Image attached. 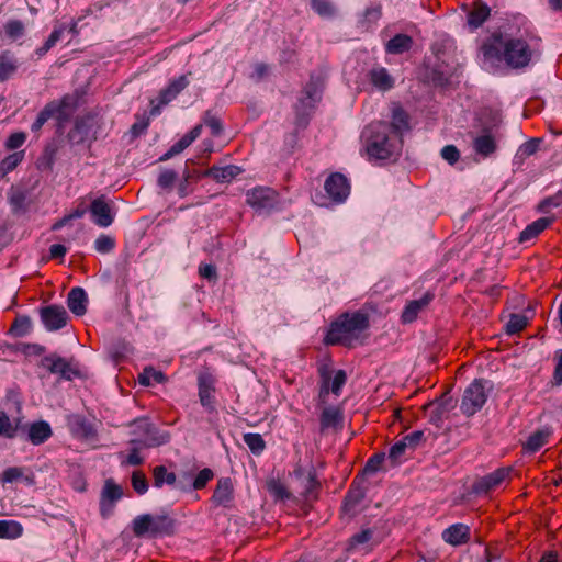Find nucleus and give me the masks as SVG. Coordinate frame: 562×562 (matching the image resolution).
<instances>
[{"label": "nucleus", "instance_id": "nucleus-1", "mask_svg": "<svg viewBox=\"0 0 562 562\" xmlns=\"http://www.w3.org/2000/svg\"><path fill=\"white\" fill-rule=\"evenodd\" d=\"M366 150L370 159L385 160L396 155L402 146V140L390 134L389 124L373 122L362 132Z\"/></svg>", "mask_w": 562, "mask_h": 562}, {"label": "nucleus", "instance_id": "nucleus-2", "mask_svg": "<svg viewBox=\"0 0 562 562\" xmlns=\"http://www.w3.org/2000/svg\"><path fill=\"white\" fill-rule=\"evenodd\" d=\"M368 324L366 314L360 312L346 313L330 325L325 341L328 345L351 346L352 341L358 339L368 327Z\"/></svg>", "mask_w": 562, "mask_h": 562}, {"label": "nucleus", "instance_id": "nucleus-3", "mask_svg": "<svg viewBox=\"0 0 562 562\" xmlns=\"http://www.w3.org/2000/svg\"><path fill=\"white\" fill-rule=\"evenodd\" d=\"M131 434L133 438L130 445H139L140 447H158L169 441V434L157 429L147 418H139L131 424Z\"/></svg>", "mask_w": 562, "mask_h": 562}, {"label": "nucleus", "instance_id": "nucleus-4", "mask_svg": "<svg viewBox=\"0 0 562 562\" xmlns=\"http://www.w3.org/2000/svg\"><path fill=\"white\" fill-rule=\"evenodd\" d=\"M490 389L491 385L488 381L474 380L464 391L461 411L468 416H472L479 412L487 400Z\"/></svg>", "mask_w": 562, "mask_h": 562}, {"label": "nucleus", "instance_id": "nucleus-5", "mask_svg": "<svg viewBox=\"0 0 562 562\" xmlns=\"http://www.w3.org/2000/svg\"><path fill=\"white\" fill-rule=\"evenodd\" d=\"M171 520L167 516L139 515L132 522V530L136 537L157 536L171 529Z\"/></svg>", "mask_w": 562, "mask_h": 562}, {"label": "nucleus", "instance_id": "nucleus-6", "mask_svg": "<svg viewBox=\"0 0 562 562\" xmlns=\"http://www.w3.org/2000/svg\"><path fill=\"white\" fill-rule=\"evenodd\" d=\"M324 79L321 74L312 75L308 83L304 87L301 97L295 105L299 117L308 115L310 111L315 108L316 103L322 99Z\"/></svg>", "mask_w": 562, "mask_h": 562}, {"label": "nucleus", "instance_id": "nucleus-7", "mask_svg": "<svg viewBox=\"0 0 562 562\" xmlns=\"http://www.w3.org/2000/svg\"><path fill=\"white\" fill-rule=\"evenodd\" d=\"M508 38L509 37L504 36L499 32L487 36L480 47V56L482 59L490 64V66H495L497 63L502 61Z\"/></svg>", "mask_w": 562, "mask_h": 562}, {"label": "nucleus", "instance_id": "nucleus-8", "mask_svg": "<svg viewBox=\"0 0 562 562\" xmlns=\"http://www.w3.org/2000/svg\"><path fill=\"white\" fill-rule=\"evenodd\" d=\"M531 58V50L528 44L520 38H508L503 60L514 68H524Z\"/></svg>", "mask_w": 562, "mask_h": 562}, {"label": "nucleus", "instance_id": "nucleus-9", "mask_svg": "<svg viewBox=\"0 0 562 562\" xmlns=\"http://www.w3.org/2000/svg\"><path fill=\"white\" fill-rule=\"evenodd\" d=\"M247 203L256 211L265 212L279 204L278 193L268 187H257L246 193Z\"/></svg>", "mask_w": 562, "mask_h": 562}, {"label": "nucleus", "instance_id": "nucleus-10", "mask_svg": "<svg viewBox=\"0 0 562 562\" xmlns=\"http://www.w3.org/2000/svg\"><path fill=\"white\" fill-rule=\"evenodd\" d=\"M78 105V97L76 94H66L61 99L53 100L46 104L50 108V114L58 123V130L75 113Z\"/></svg>", "mask_w": 562, "mask_h": 562}, {"label": "nucleus", "instance_id": "nucleus-11", "mask_svg": "<svg viewBox=\"0 0 562 562\" xmlns=\"http://www.w3.org/2000/svg\"><path fill=\"white\" fill-rule=\"evenodd\" d=\"M93 117L83 116L75 121L74 127L69 131L67 139L71 146L83 145L95 139L93 133Z\"/></svg>", "mask_w": 562, "mask_h": 562}, {"label": "nucleus", "instance_id": "nucleus-12", "mask_svg": "<svg viewBox=\"0 0 562 562\" xmlns=\"http://www.w3.org/2000/svg\"><path fill=\"white\" fill-rule=\"evenodd\" d=\"M123 490L112 480H106L100 494V515L106 519L112 516L116 503L122 498Z\"/></svg>", "mask_w": 562, "mask_h": 562}, {"label": "nucleus", "instance_id": "nucleus-13", "mask_svg": "<svg viewBox=\"0 0 562 562\" xmlns=\"http://www.w3.org/2000/svg\"><path fill=\"white\" fill-rule=\"evenodd\" d=\"M235 502V487L231 477H220L211 497L214 507L231 509Z\"/></svg>", "mask_w": 562, "mask_h": 562}, {"label": "nucleus", "instance_id": "nucleus-14", "mask_svg": "<svg viewBox=\"0 0 562 562\" xmlns=\"http://www.w3.org/2000/svg\"><path fill=\"white\" fill-rule=\"evenodd\" d=\"M510 471V468H499L494 472L480 477L472 486L473 493L482 495L495 490L509 476Z\"/></svg>", "mask_w": 562, "mask_h": 562}, {"label": "nucleus", "instance_id": "nucleus-15", "mask_svg": "<svg viewBox=\"0 0 562 562\" xmlns=\"http://www.w3.org/2000/svg\"><path fill=\"white\" fill-rule=\"evenodd\" d=\"M41 321L48 331L59 330L65 327L68 321L66 310L60 305H49L40 312Z\"/></svg>", "mask_w": 562, "mask_h": 562}, {"label": "nucleus", "instance_id": "nucleus-16", "mask_svg": "<svg viewBox=\"0 0 562 562\" xmlns=\"http://www.w3.org/2000/svg\"><path fill=\"white\" fill-rule=\"evenodd\" d=\"M324 188L328 196L337 203L344 202L350 193V184L347 178L338 172L326 179Z\"/></svg>", "mask_w": 562, "mask_h": 562}, {"label": "nucleus", "instance_id": "nucleus-17", "mask_svg": "<svg viewBox=\"0 0 562 562\" xmlns=\"http://www.w3.org/2000/svg\"><path fill=\"white\" fill-rule=\"evenodd\" d=\"M68 427L77 438L90 441L97 437V430L93 425L79 415H72L68 418Z\"/></svg>", "mask_w": 562, "mask_h": 562}, {"label": "nucleus", "instance_id": "nucleus-18", "mask_svg": "<svg viewBox=\"0 0 562 562\" xmlns=\"http://www.w3.org/2000/svg\"><path fill=\"white\" fill-rule=\"evenodd\" d=\"M3 483L21 482L26 486L35 484L34 472L27 467H9L2 472Z\"/></svg>", "mask_w": 562, "mask_h": 562}, {"label": "nucleus", "instance_id": "nucleus-19", "mask_svg": "<svg viewBox=\"0 0 562 562\" xmlns=\"http://www.w3.org/2000/svg\"><path fill=\"white\" fill-rule=\"evenodd\" d=\"M214 378L210 373H201L198 378L199 397L202 406L214 409Z\"/></svg>", "mask_w": 562, "mask_h": 562}, {"label": "nucleus", "instance_id": "nucleus-20", "mask_svg": "<svg viewBox=\"0 0 562 562\" xmlns=\"http://www.w3.org/2000/svg\"><path fill=\"white\" fill-rule=\"evenodd\" d=\"M90 212L94 223L100 227H108L113 222V215L109 204L103 199H95L90 205Z\"/></svg>", "mask_w": 562, "mask_h": 562}, {"label": "nucleus", "instance_id": "nucleus-21", "mask_svg": "<svg viewBox=\"0 0 562 562\" xmlns=\"http://www.w3.org/2000/svg\"><path fill=\"white\" fill-rule=\"evenodd\" d=\"M390 134L402 140L403 134L409 130L408 115L398 105L392 108V122L389 125Z\"/></svg>", "mask_w": 562, "mask_h": 562}, {"label": "nucleus", "instance_id": "nucleus-22", "mask_svg": "<svg viewBox=\"0 0 562 562\" xmlns=\"http://www.w3.org/2000/svg\"><path fill=\"white\" fill-rule=\"evenodd\" d=\"M434 295L425 293L420 299L409 301L403 310L402 322L405 324L414 322L418 314L431 302Z\"/></svg>", "mask_w": 562, "mask_h": 562}, {"label": "nucleus", "instance_id": "nucleus-23", "mask_svg": "<svg viewBox=\"0 0 562 562\" xmlns=\"http://www.w3.org/2000/svg\"><path fill=\"white\" fill-rule=\"evenodd\" d=\"M88 296L82 288H74L67 296V306L76 316H82L87 312Z\"/></svg>", "mask_w": 562, "mask_h": 562}, {"label": "nucleus", "instance_id": "nucleus-24", "mask_svg": "<svg viewBox=\"0 0 562 562\" xmlns=\"http://www.w3.org/2000/svg\"><path fill=\"white\" fill-rule=\"evenodd\" d=\"M366 493L360 486H351L345 497L342 505L344 514L352 517L361 509V503L364 499Z\"/></svg>", "mask_w": 562, "mask_h": 562}, {"label": "nucleus", "instance_id": "nucleus-25", "mask_svg": "<svg viewBox=\"0 0 562 562\" xmlns=\"http://www.w3.org/2000/svg\"><path fill=\"white\" fill-rule=\"evenodd\" d=\"M469 532L470 529L467 525L454 524L442 532V538L447 543L459 546L468 541Z\"/></svg>", "mask_w": 562, "mask_h": 562}, {"label": "nucleus", "instance_id": "nucleus-26", "mask_svg": "<svg viewBox=\"0 0 562 562\" xmlns=\"http://www.w3.org/2000/svg\"><path fill=\"white\" fill-rule=\"evenodd\" d=\"M491 9L481 0H475L473 9L468 13V23L471 27H480L490 16Z\"/></svg>", "mask_w": 562, "mask_h": 562}, {"label": "nucleus", "instance_id": "nucleus-27", "mask_svg": "<svg viewBox=\"0 0 562 562\" xmlns=\"http://www.w3.org/2000/svg\"><path fill=\"white\" fill-rule=\"evenodd\" d=\"M45 367L52 372L57 373L66 380H70L74 374L69 363L61 357L49 356L44 359Z\"/></svg>", "mask_w": 562, "mask_h": 562}, {"label": "nucleus", "instance_id": "nucleus-28", "mask_svg": "<svg viewBox=\"0 0 562 562\" xmlns=\"http://www.w3.org/2000/svg\"><path fill=\"white\" fill-rule=\"evenodd\" d=\"M413 46V38L406 34H396L385 43V50L389 54H403Z\"/></svg>", "mask_w": 562, "mask_h": 562}, {"label": "nucleus", "instance_id": "nucleus-29", "mask_svg": "<svg viewBox=\"0 0 562 562\" xmlns=\"http://www.w3.org/2000/svg\"><path fill=\"white\" fill-rule=\"evenodd\" d=\"M241 171L243 170L240 167H237L234 165H228V166H223V167L213 166L212 168H210L207 170L206 175L212 177L214 180H216L218 182H229L235 177L240 175Z\"/></svg>", "mask_w": 562, "mask_h": 562}, {"label": "nucleus", "instance_id": "nucleus-30", "mask_svg": "<svg viewBox=\"0 0 562 562\" xmlns=\"http://www.w3.org/2000/svg\"><path fill=\"white\" fill-rule=\"evenodd\" d=\"M551 430L549 428H542L533 434H531L527 441L524 445V448L527 452L535 453L539 451L547 442L551 436Z\"/></svg>", "mask_w": 562, "mask_h": 562}, {"label": "nucleus", "instance_id": "nucleus-31", "mask_svg": "<svg viewBox=\"0 0 562 562\" xmlns=\"http://www.w3.org/2000/svg\"><path fill=\"white\" fill-rule=\"evenodd\" d=\"M27 436L33 445H41L52 436V429L48 423L37 422L30 426Z\"/></svg>", "mask_w": 562, "mask_h": 562}, {"label": "nucleus", "instance_id": "nucleus-32", "mask_svg": "<svg viewBox=\"0 0 562 562\" xmlns=\"http://www.w3.org/2000/svg\"><path fill=\"white\" fill-rule=\"evenodd\" d=\"M551 222L552 220L548 217H540L532 222L520 233L519 241L525 243L537 237L551 224Z\"/></svg>", "mask_w": 562, "mask_h": 562}, {"label": "nucleus", "instance_id": "nucleus-33", "mask_svg": "<svg viewBox=\"0 0 562 562\" xmlns=\"http://www.w3.org/2000/svg\"><path fill=\"white\" fill-rule=\"evenodd\" d=\"M473 147L476 154L487 157L496 150V140L491 134H483L474 138Z\"/></svg>", "mask_w": 562, "mask_h": 562}, {"label": "nucleus", "instance_id": "nucleus-34", "mask_svg": "<svg viewBox=\"0 0 562 562\" xmlns=\"http://www.w3.org/2000/svg\"><path fill=\"white\" fill-rule=\"evenodd\" d=\"M188 85V80L186 76H180L177 80L172 81L165 90L160 93V104L166 105L171 100L176 98V95L183 90Z\"/></svg>", "mask_w": 562, "mask_h": 562}, {"label": "nucleus", "instance_id": "nucleus-35", "mask_svg": "<svg viewBox=\"0 0 562 562\" xmlns=\"http://www.w3.org/2000/svg\"><path fill=\"white\" fill-rule=\"evenodd\" d=\"M23 526L16 520H0V539H18L23 535Z\"/></svg>", "mask_w": 562, "mask_h": 562}, {"label": "nucleus", "instance_id": "nucleus-36", "mask_svg": "<svg viewBox=\"0 0 562 562\" xmlns=\"http://www.w3.org/2000/svg\"><path fill=\"white\" fill-rule=\"evenodd\" d=\"M366 79L379 91H387L394 86V79L389 72H363Z\"/></svg>", "mask_w": 562, "mask_h": 562}, {"label": "nucleus", "instance_id": "nucleus-37", "mask_svg": "<svg viewBox=\"0 0 562 562\" xmlns=\"http://www.w3.org/2000/svg\"><path fill=\"white\" fill-rule=\"evenodd\" d=\"M154 486L162 487L164 484L173 485L177 476L173 472H169L165 465H157L153 469Z\"/></svg>", "mask_w": 562, "mask_h": 562}, {"label": "nucleus", "instance_id": "nucleus-38", "mask_svg": "<svg viewBox=\"0 0 562 562\" xmlns=\"http://www.w3.org/2000/svg\"><path fill=\"white\" fill-rule=\"evenodd\" d=\"M347 381V375L344 370H338L333 379H325L323 381V391L328 392L329 387L335 395H339L341 387Z\"/></svg>", "mask_w": 562, "mask_h": 562}, {"label": "nucleus", "instance_id": "nucleus-39", "mask_svg": "<svg viewBox=\"0 0 562 562\" xmlns=\"http://www.w3.org/2000/svg\"><path fill=\"white\" fill-rule=\"evenodd\" d=\"M194 142V138L187 133L184 136H182L177 143H175L161 157L160 160L165 161L173 156L182 153L186 148H188L192 143Z\"/></svg>", "mask_w": 562, "mask_h": 562}, {"label": "nucleus", "instance_id": "nucleus-40", "mask_svg": "<svg viewBox=\"0 0 562 562\" xmlns=\"http://www.w3.org/2000/svg\"><path fill=\"white\" fill-rule=\"evenodd\" d=\"M194 142V138L187 133L184 136H182L177 143H175L161 157L160 160L165 161L173 156L182 153L186 148H188L192 143Z\"/></svg>", "mask_w": 562, "mask_h": 562}, {"label": "nucleus", "instance_id": "nucleus-41", "mask_svg": "<svg viewBox=\"0 0 562 562\" xmlns=\"http://www.w3.org/2000/svg\"><path fill=\"white\" fill-rule=\"evenodd\" d=\"M194 142V138L187 133L184 136H182L177 143H175L161 157L160 160L165 161L173 156L182 153L186 148H188L192 143Z\"/></svg>", "mask_w": 562, "mask_h": 562}, {"label": "nucleus", "instance_id": "nucleus-42", "mask_svg": "<svg viewBox=\"0 0 562 562\" xmlns=\"http://www.w3.org/2000/svg\"><path fill=\"white\" fill-rule=\"evenodd\" d=\"M194 142V138L187 133L184 136H182L177 143H175L161 157L160 160L165 161L173 156L182 153L186 148H188L192 143Z\"/></svg>", "mask_w": 562, "mask_h": 562}, {"label": "nucleus", "instance_id": "nucleus-43", "mask_svg": "<svg viewBox=\"0 0 562 562\" xmlns=\"http://www.w3.org/2000/svg\"><path fill=\"white\" fill-rule=\"evenodd\" d=\"M194 142V138L187 133L184 136H182L177 143H175L161 157L160 160L165 161L173 156L182 153L186 148H188L192 143Z\"/></svg>", "mask_w": 562, "mask_h": 562}, {"label": "nucleus", "instance_id": "nucleus-44", "mask_svg": "<svg viewBox=\"0 0 562 562\" xmlns=\"http://www.w3.org/2000/svg\"><path fill=\"white\" fill-rule=\"evenodd\" d=\"M194 142V138L187 133L184 136H182L177 143H175L161 157L160 160L165 161L173 156L182 153L186 148H188L192 143Z\"/></svg>", "mask_w": 562, "mask_h": 562}, {"label": "nucleus", "instance_id": "nucleus-45", "mask_svg": "<svg viewBox=\"0 0 562 562\" xmlns=\"http://www.w3.org/2000/svg\"><path fill=\"white\" fill-rule=\"evenodd\" d=\"M66 31L67 26L65 24H58L57 26H55L54 31L48 36L44 45L36 50V54L40 57L46 54L52 47L56 45V43L61 38Z\"/></svg>", "mask_w": 562, "mask_h": 562}, {"label": "nucleus", "instance_id": "nucleus-46", "mask_svg": "<svg viewBox=\"0 0 562 562\" xmlns=\"http://www.w3.org/2000/svg\"><path fill=\"white\" fill-rule=\"evenodd\" d=\"M166 376L161 371L155 370L151 367L145 368L142 373L138 375V382L144 385L148 386L153 382L155 383H162L165 382Z\"/></svg>", "mask_w": 562, "mask_h": 562}, {"label": "nucleus", "instance_id": "nucleus-47", "mask_svg": "<svg viewBox=\"0 0 562 562\" xmlns=\"http://www.w3.org/2000/svg\"><path fill=\"white\" fill-rule=\"evenodd\" d=\"M311 7L322 18L328 19L335 15V7L329 0H311Z\"/></svg>", "mask_w": 562, "mask_h": 562}, {"label": "nucleus", "instance_id": "nucleus-48", "mask_svg": "<svg viewBox=\"0 0 562 562\" xmlns=\"http://www.w3.org/2000/svg\"><path fill=\"white\" fill-rule=\"evenodd\" d=\"M244 442L255 454H260L266 447L265 440L262 439L261 435L255 432L245 434Z\"/></svg>", "mask_w": 562, "mask_h": 562}, {"label": "nucleus", "instance_id": "nucleus-49", "mask_svg": "<svg viewBox=\"0 0 562 562\" xmlns=\"http://www.w3.org/2000/svg\"><path fill=\"white\" fill-rule=\"evenodd\" d=\"M528 324L527 316L522 314H512L509 321L506 324V333L509 335L516 334L522 330Z\"/></svg>", "mask_w": 562, "mask_h": 562}, {"label": "nucleus", "instance_id": "nucleus-50", "mask_svg": "<svg viewBox=\"0 0 562 562\" xmlns=\"http://www.w3.org/2000/svg\"><path fill=\"white\" fill-rule=\"evenodd\" d=\"M145 447L139 445H131V449L126 456L121 454L122 464L139 465L144 462V458L140 456V450Z\"/></svg>", "mask_w": 562, "mask_h": 562}, {"label": "nucleus", "instance_id": "nucleus-51", "mask_svg": "<svg viewBox=\"0 0 562 562\" xmlns=\"http://www.w3.org/2000/svg\"><path fill=\"white\" fill-rule=\"evenodd\" d=\"M540 139L539 138H531L524 144H521L518 148V151L516 154V158H526L537 153L539 148Z\"/></svg>", "mask_w": 562, "mask_h": 562}, {"label": "nucleus", "instance_id": "nucleus-52", "mask_svg": "<svg viewBox=\"0 0 562 562\" xmlns=\"http://www.w3.org/2000/svg\"><path fill=\"white\" fill-rule=\"evenodd\" d=\"M132 486L134 491L139 495H144L149 487L146 476L138 471L133 472L132 474Z\"/></svg>", "mask_w": 562, "mask_h": 562}, {"label": "nucleus", "instance_id": "nucleus-53", "mask_svg": "<svg viewBox=\"0 0 562 562\" xmlns=\"http://www.w3.org/2000/svg\"><path fill=\"white\" fill-rule=\"evenodd\" d=\"M268 491L270 495H272L276 499H286L290 497L285 486L276 480H272L268 483Z\"/></svg>", "mask_w": 562, "mask_h": 562}, {"label": "nucleus", "instance_id": "nucleus-54", "mask_svg": "<svg viewBox=\"0 0 562 562\" xmlns=\"http://www.w3.org/2000/svg\"><path fill=\"white\" fill-rule=\"evenodd\" d=\"M4 30L10 38L16 40L24 34V24L21 21L11 20L4 25Z\"/></svg>", "mask_w": 562, "mask_h": 562}, {"label": "nucleus", "instance_id": "nucleus-55", "mask_svg": "<svg viewBox=\"0 0 562 562\" xmlns=\"http://www.w3.org/2000/svg\"><path fill=\"white\" fill-rule=\"evenodd\" d=\"M203 123L211 130L212 135L218 136L222 133L223 126L218 117L211 112H206L203 116Z\"/></svg>", "mask_w": 562, "mask_h": 562}, {"label": "nucleus", "instance_id": "nucleus-56", "mask_svg": "<svg viewBox=\"0 0 562 562\" xmlns=\"http://www.w3.org/2000/svg\"><path fill=\"white\" fill-rule=\"evenodd\" d=\"M214 476V473L211 469L205 468L201 470L195 476L192 487L193 490H202L206 486L207 482L211 481Z\"/></svg>", "mask_w": 562, "mask_h": 562}, {"label": "nucleus", "instance_id": "nucleus-57", "mask_svg": "<svg viewBox=\"0 0 562 562\" xmlns=\"http://www.w3.org/2000/svg\"><path fill=\"white\" fill-rule=\"evenodd\" d=\"M407 448L408 447L406 446L403 439L397 441L390 448L389 459L392 461L393 464L400 462L401 458L404 456Z\"/></svg>", "mask_w": 562, "mask_h": 562}, {"label": "nucleus", "instance_id": "nucleus-58", "mask_svg": "<svg viewBox=\"0 0 562 562\" xmlns=\"http://www.w3.org/2000/svg\"><path fill=\"white\" fill-rule=\"evenodd\" d=\"M94 248L98 252L106 254L114 248V239L108 235H100L94 241Z\"/></svg>", "mask_w": 562, "mask_h": 562}, {"label": "nucleus", "instance_id": "nucleus-59", "mask_svg": "<svg viewBox=\"0 0 562 562\" xmlns=\"http://www.w3.org/2000/svg\"><path fill=\"white\" fill-rule=\"evenodd\" d=\"M385 460V453H375L372 456L364 467V472L368 474H373L378 472Z\"/></svg>", "mask_w": 562, "mask_h": 562}, {"label": "nucleus", "instance_id": "nucleus-60", "mask_svg": "<svg viewBox=\"0 0 562 562\" xmlns=\"http://www.w3.org/2000/svg\"><path fill=\"white\" fill-rule=\"evenodd\" d=\"M53 119L50 114V108H47L46 105L44 109L38 113L36 120L31 125V131L33 133H38L43 125L49 120Z\"/></svg>", "mask_w": 562, "mask_h": 562}, {"label": "nucleus", "instance_id": "nucleus-61", "mask_svg": "<svg viewBox=\"0 0 562 562\" xmlns=\"http://www.w3.org/2000/svg\"><path fill=\"white\" fill-rule=\"evenodd\" d=\"M53 119L50 114V108H47L46 105L44 109L38 113L36 120L31 125V131L33 133H38L43 125L49 120Z\"/></svg>", "mask_w": 562, "mask_h": 562}, {"label": "nucleus", "instance_id": "nucleus-62", "mask_svg": "<svg viewBox=\"0 0 562 562\" xmlns=\"http://www.w3.org/2000/svg\"><path fill=\"white\" fill-rule=\"evenodd\" d=\"M15 434V428L12 426L9 416L0 413V435L12 438Z\"/></svg>", "mask_w": 562, "mask_h": 562}, {"label": "nucleus", "instance_id": "nucleus-63", "mask_svg": "<svg viewBox=\"0 0 562 562\" xmlns=\"http://www.w3.org/2000/svg\"><path fill=\"white\" fill-rule=\"evenodd\" d=\"M339 419V414L334 408H326L322 413L321 423L323 427L334 426Z\"/></svg>", "mask_w": 562, "mask_h": 562}, {"label": "nucleus", "instance_id": "nucleus-64", "mask_svg": "<svg viewBox=\"0 0 562 562\" xmlns=\"http://www.w3.org/2000/svg\"><path fill=\"white\" fill-rule=\"evenodd\" d=\"M23 159V151H18L9 155L2 161V167L5 171L13 170Z\"/></svg>", "mask_w": 562, "mask_h": 562}]
</instances>
